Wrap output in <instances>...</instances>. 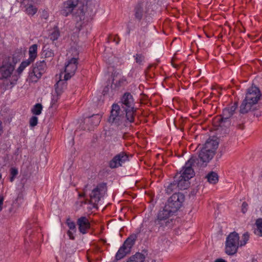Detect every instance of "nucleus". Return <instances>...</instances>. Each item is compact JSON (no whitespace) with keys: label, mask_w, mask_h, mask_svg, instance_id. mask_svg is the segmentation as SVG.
I'll return each instance as SVG.
<instances>
[{"label":"nucleus","mask_w":262,"mask_h":262,"mask_svg":"<svg viewBox=\"0 0 262 262\" xmlns=\"http://www.w3.org/2000/svg\"><path fill=\"white\" fill-rule=\"evenodd\" d=\"M180 176L176 175L172 183H171L166 188V192L170 193L178 188L180 190L187 189L189 185V180L194 176L193 168L186 163L183 167L182 173Z\"/></svg>","instance_id":"obj_1"},{"label":"nucleus","mask_w":262,"mask_h":262,"mask_svg":"<svg viewBox=\"0 0 262 262\" xmlns=\"http://www.w3.org/2000/svg\"><path fill=\"white\" fill-rule=\"evenodd\" d=\"M83 7V5H80L79 0H67L62 4L61 14L64 16H68L73 12V10L78 8L74 17L76 21V27L79 29L85 18Z\"/></svg>","instance_id":"obj_2"},{"label":"nucleus","mask_w":262,"mask_h":262,"mask_svg":"<svg viewBox=\"0 0 262 262\" xmlns=\"http://www.w3.org/2000/svg\"><path fill=\"white\" fill-rule=\"evenodd\" d=\"M260 97V91L257 87L252 86L249 88L246 97L239 107L240 113L245 114L254 110L255 105L259 100Z\"/></svg>","instance_id":"obj_3"},{"label":"nucleus","mask_w":262,"mask_h":262,"mask_svg":"<svg viewBox=\"0 0 262 262\" xmlns=\"http://www.w3.org/2000/svg\"><path fill=\"white\" fill-rule=\"evenodd\" d=\"M214 156L213 152H208L206 150H204L202 148L199 152L198 157L193 156L186 163L187 165H189L192 168L205 166L207 163L209 162L213 158Z\"/></svg>","instance_id":"obj_4"},{"label":"nucleus","mask_w":262,"mask_h":262,"mask_svg":"<svg viewBox=\"0 0 262 262\" xmlns=\"http://www.w3.org/2000/svg\"><path fill=\"white\" fill-rule=\"evenodd\" d=\"M225 246V252L228 255L235 254L240 246L238 234L235 231L230 233L226 238Z\"/></svg>","instance_id":"obj_5"},{"label":"nucleus","mask_w":262,"mask_h":262,"mask_svg":"<svg viewBox=\"0 0 262 262\" xmlns=\"http://www.w3.org/2000/svg\"><path fill=\"white\" fill-rule=\"evenodd\" d=\"M47 68L46 62L44 60L36 62L29 73V81L36 82L46 72Z\"/></svg>","instance_id":"obj_6"},{"label":"nucleus","mask_w":262,"mask_h":262,"mask_svg":"<svg viewBox=\"0 0 262 262\" xmlns=\"http://www.w3.org/2000/svg\"><path fill=\"white\" fill-rule=\"evenodd\" d=\"M137 237L136 234H133L126 238L117 252L115 256L116 260H120L130 253L131 249L134 245Z\"/></svg>","instance_id":"obj_7"},{"label":"nucleus","mask_w":262,"mask_h":262,"mask_svg":"<svg viewBox=\"0 0 262 262\" xmlns=\"http://www.w3.org/2000/svg\"><path fill=\"white\" fill-rule=\"evenodd\" d=\"M17 60L14 57H8L3 62L0 67V80L7 79L12 75Z\"/></svg>","instance_id":"obj_8"},{"label":"nucleus","mask_w":262,"mask_h":262,"mask_svg":"<svg viewBox=\"0 0 262 262\" xmlns=\"http://www.w3.org/2000/svg\"><path fill=\"white\" fill-rule=\"evenodd\" d=\"M124 114L123 109L122 110L119 105L113 104L108 121L112 124L119 126L124 123Z\"/></svg>","instance_id":"obj_9"},{"label":"nucleus","mask_w":262,"mask_h":262,"mask_svg":"<svg viewBox=\"0 0 262 262\" xmlns=\"http://www.w3.org/2000/svg\"><path fill=\"white\" fill-rule=\"evenodd\" d=\"M185 196L181 193H174L168 199L165 205L166 208L170 209L174 213L177 212L182 206L184 201Z\"/></svg>","instance_id":"obj_10"},{"label":"nucleus","mask_w":262,"mask_h":262,"mask_svg":"<svg viewBox=\"0 0 262 262\" xmlns=\"http://www.w3.org/2000/svg\"><path fill=\"white\" fill-rule=\"evenodd\" d=\"M106 190V186L105 183H100L97 185L96 187L93 189L90 194V203L96 205L103 196Z\"/></svg>","instance_id":"obj_11"},{"label":"nucleus","mask_w":262,"mask_h":262,"mask_svg":"<svg viewBox=\"0 0 262 262\" xmlns=\"http://www.w3.org/2000/svg\"><path fill=\"white\" fill-rule=\"evenodd\" d=\"M78 58L73 57L68 60L65 63L64 78L68 80L73 76L77 69Z\"/></svg>","instance_id":"obj_12"},{"label":"nucleus","mask_w":262,"mask_h":262,"mask_svg":"<svg viewBox=\"0 0 262 262\" xmlns=\"http://www.w3.org/2000/svg\"><path fill=\"white\" fill-rule=\"evenodd\" d=\"M151 7L152 4L150 1L146 0L138 2L134 7V15L136 19L141 20L144 13H146L147 11L145 9Z\"/></svg>","instance_id":"obj_13"},{"label":"nucleus","mask_w":262,"mask_h":262,"mask_svg":"<svg viewBox=\"0 0 262 262\" xmlns=\"http://www.w3.org/2000/svg\"><path fill=\"white\" fill-rule=\"evenodd\" d=\"M128 160L127 155L124 152H121L116 155L109 163V166L111 168H116L121 166L122 164Z\"/></svg>","instance_id":"obj_14"},{"label":"nucleus","mask_w":262,"mask_h":262,"mask_svg":"<svg viewBox=\"0 0 262 262\" xmlns=\"http://www.w3.org/2000/svg\"><path fill=\"white\" fill-rule=\"evenodd\" d=\"M170 223V222L169 219L162 216L161 214H157L156 218L154 221V230L157 229L158 231H159L161 229L163 230Z\"/></svg>","instance_id":"obj_15"},{"label":"nucleus","mask_w":262,"mask_h":262,"mask_svg":"<svg viewBox=\"0 0 262 262\" xmlns=\"http://www.w3.org/2000/svg\"><path fill=\"white\" fill-rule=\"evenodd\" d=\"M121 104L122 109H134V103L133 96L129 93H125L121 99Z\"/></svg>","instance_id":"obj_16"},{"label":"nucleus","mask_w":262,"mask_h":262,"mask_svg":"<svg viewBox=\"0 0 262 262\" xmlns=\"http://www.w3.org/2000/svg\"><path fill=\"white\" fill-rule=\"evenodd\" d=\"M237 106V102H235L231 107L224 108L223 111L222 117L220 119L221 123L227 122L228 119L233 115Z\"/></svg>","instance_id":"obj_17"},{"label":"nucleus","mask_w":262,"mask_h":262,"mask_svg":"<svg viewBox=\"0 0 262 262\" xmlns=\"http://www.w3.org/2000/svg\"><path fill=\"white\" fill-rule=\"evenodd\" d=\"M77 224L80 233L85 234L91 227V224L88 219L85 216H81L77 221Z\"/></svg>","instance_id":"obj_18"},{"label":"nucleus","mask_w":262,"mask_h":262,"mask_svg":"<svg viewBox=\"0 0 262 262\" xmlns=\"http://www.w3.org/2000/svg\"><path fill=\"white\" fill-rule=\"evenodd\" d=\"M219 142L216 139H208L205 142L202 149L207 151L213 152L215 155V151L218 147Z\"/></svg>","instance_id":"obj_19"},{"label":"nucleus","mask_w":262,"mask_h":262,"mask_svg":"<svg viewBox=\"0 0 262 262\" xmlns=\"http://www.w3.org/2000/svg\"><path fill=\"white\" fill-rule=\"evenodd\" d=\"M136 111V109L135 107H134V109L127 108L123 110V113H125L124 123L127 122L132 123L134 121V116Z\"/></svg>","instance_id":"obj_20"},{"label":"nucleus","mask_w":262,"mask_h":262,"mask_svg":"<svg viewBox=\"0 0 262 262\" xmlns=\"http://www.w3.org/2000/svg\"><path fill=\"white\" fill-rule=\"evenodd\" d=\"M24 200L23 195L21 193L18 194L15 200L13 202L12 207L9 209V211L11 213L16 212L17 209L19 207Z\"/></svg>","instance_id":"obj_21"},{"label":"nucleus","mask_w":262,"mask_h":262,"mask_svg":"<svg viewBox=\"0 0 262 262\" xmlns=\"http://www.w3.org/2000/svg\"><path fill=\"white\" fill-rule=\"evenodd\" d=\"M66 81L64 79L63 80L60 79L55 84V92L57 95H60L66 88L67 83Z\"/></svg>","instance_id":"obj_22"},{"label":"nucleus","mask_w":262,"mask_h":262,"mask_svg":"<svg viewBox=\"0 0 262 262\" xmlns=\"http://www.w3.org/2000/svg\"><path fill=\"white\" fill-rule=\"evenodd\" d=\"M137 41L138 46L140 48L144 49L147 47L146 42V36L145 33L143 31L138 32L137 36Z\"/></svg>","instance_id":"obj_23"},{"label":"nucleus","mask_w":262,"mask_h":262,"mask_svg":"<svg viewBox=\"0 0 262 262\" xmlns=\"http://www.w3.org/2000/svg\"><path fill=\"white\" fill-rule=\"evenodd\" d=\"M37 45L36 44H33L29 48V59L31 61H34L35 59L37 57Z\"/></svg>","instance_id":"obj_24"},{"label":"nucleus","mask_w":262,"mask_h":262,"mask_svg":"<svg viewBox=\"0 0 262 262\" xmlns=\"http://www.w3.org/2000/svg\"><path fill=\"white\" fill-rule=\"evenodd\" d=\"M145 260V256L141 253H137L134 255L132 256L126 262H144Z\"/></svg>","instance_id":"obj_25"},{"label":"nucleus","mask_w":262,"mask_h":262,"mask_svg":"<svg viewBox=\"0 0 262 262\" xmlns=\"http://www.w3.org/2000/svg\"><path fill=\"white\" fill-rule=\"evenodd\" d=\"M206 177L208 181L211 184H216L219 181L218 175L214 171L209 172Z\"/></svg>","instance_id":"obj_26"},{"label":"nucleus","mask_w":262,"mask_h":262,"mask_svg":"<svg viewBox=\"0 0 262 262\" xmlns=\"http://www.w3.org/2000/svg\"><path fill=\"white\" fill-rule=\"evenodd\" d=\"M101 116L99 114L93 115L89 118V122L93 126H97L101 121Z\"/></svg>","instance_id":"obj_27"},{"label":"nucleus","mask_w":262,"mask_h":262,"mask_svg":"<svg viewBox=\"0 0 262 262\" xmlns=\"http://www.w3.org/2000/svg\"><path fill=\"white\" fill-rule=\"evenodd\" d=\"M174 212L171 211L170 209H168L166 208V206L165 205L164 207L162 210H160L158 211L157 214L162 215V216H164L167 219H169V217L173 214Z\"/></svg>","instance_id":"obj_28"},{"label":"nucleus","mask_w":262,"mask_h":262,"mask_svg":"<svg viewBox=\"0 0 262 262\" xmlns=\"http://www.w3.org/2000/svg\"><path fill=\"white\" fill-rule=\"evenodd\" d=\"M256 228L254 230V233L259 236H262V219H258L255 222Z\"/></svg>","instance_id":"obj_29"},{"label":"nucleus","mask_w":262,"mask_h":262,"mask_svg":"<svg viewBox=\"0 0 262 262\" xmlns=\"http://www.w3.org/2000/svg\"><path fill=\"white\" fill-rule=\"evenodd\" d=\"M38 11L37 8L33 6V5H29L26 7L25 12L30 16H33Z\"/></svg>","instance_id":"obj_30"},{"label":"nucleus","mask_w":262,"mask_h":262,"mask_svg":"<svg viewBox=\"0 0 262 262\" xmlns=\"http://www.w3.org/2000/svg\"><path fill=\"white\" fill-rule=\"evenodd\" d=\"M42 109V105L40 103H37L32 109V112L34 115H39L41 114Z\"/></svg>","instance_id":"obj_31"},{"label":"nucleus","mask_w":262,"mask_h":262,"mask_svg":"<svg viewBox=\"0 0 262 262\" xmlns=\"http://www.w3.org/2000/svg\"><path fill=\"white\" fill-rule=\"evenodd\" d=\"M134 57L138 64L140 65L143 64L144 61L145 56L142 54H136L134 56Z\"/></svg>","instance_id":"obj_32"},{"label":"nucleus","mask_w":262,"mask_h":262,"mask_svg":"<svg viewBox=\"0 0 262 262\" xmlns=\"http://www.w3.org/2000/svg\"><path fill=\"white\" fill-rule=\"evenodd\" d=\"M43 54L46 58H52L54 56V51L48 48L47 49L43 48Z\"/></svg>","instance_id":"obj_33"},{"label":"nucleus","mask_w":262,"mask_h":262,"mask_svg":"<svg viewBox=\"0 0 262 262\" xmlns=\"http://www.w3.org/2000/svg\"><path fill=\"white\" fill-rule=\"evenodd\" d=\"M66 224L68 225L70 230L73 231L74 232H76V228L75 223L72 221L70 218H68L67 220Z\"/></svg>","instance_id":"obj_34"},{"label":"nucleus","mask_w":262,"mask_h":262,"mask_svg":"<svg viewBox=\"0 0 262 262\" xmlns=\"http://www.w3.org/2000/svg\"><path fill=\"white\" fill-rule=\"evenodd\" d=\"M249 238V234L248 232H246L242 235V240L239 241L240 246H245Z\"/></svg>","instance_id":"obj_35"},{"label":"nucleus","mask_w":262,"mask_h":262,"mask_svg":"<svg viewBox=\"0 0 262 262\" xmlns=\"http://www.w3.org/2000/svg\"><path fill=\"white\" fill-rule=\"evenodd\" d=\"M60 35V33L58 30H54L50 34V37L53 41L57 40Z\"/></svg>","instance_id":"obj_36"},{"label":"nucleus","mask_w":262,"mask_h":262,"mask_svg":"<svg viewBox=\"0 0 262 262\" xmlns=\"http://www.w3.org/2000/svg\"><path fill=\"white\" fill-rule=\"evenodd\" d=\"M18 174V170L17 168L15 167H12L10 169V180L12 182L14 181V179L15 177Z\"/></svg>","instance_id":"obj_37"},{"label":"nucleus","mask_w":262,"mask_h":262,"mask_svg":"<svg viewBox=\"0 0 262 262\" xmlns=\"http://www.w3.org/2000/svg\"><path fill=\"white\" fill-rule=\"evenodd\" d=\"M38 118L37 117L33 116L30 119V125L31 126L34 127L37 124Z\"/></svg>","instance_id":"obj_38"},{"label":"nucleus","mask_w":262,"mask_h":262,"mask_svg":"<svg viewBox=\"0 0 262 262\" xmlns=\"http://www.w3.org/2000/svg\"><path fill=\"white\" fill-rule=\"evenodd\" d=\"M248 210V204L246 202H244L242 205V211L243 213H245Z\"/></svg>","instance_id":"obj_39"},{"label":"nucleus","mask_w":262,"mask_h":262,"mask_svg":"<svg viewBox=\"0 0 262 262\" xmlns=\"http://www.w3.org/2000/svg\"><path fill=\"white\" fill-rule=\"evenodd\" d=\"M32 62H33V61H31L30 60V59H27V60H26L25 61H23L21 63L20 65L21 66V67L26 68L27 66L30 65V63H32Z\"/></svg>","instance_id":"obj_40"},{"label":"nucleus","mask_w":262,"mask_h":262,"mask_svg":"<svg viewBox=\"0 0 262 262\" xmlns=\"http://www.w3.org/2000/svg\"><path fill=\"white\" fill-rule=\"evenodd\" d=\"M59 96L58 95L56 96L53 95L51 102L52 106L57 102Z\"/></svg>","instance_id":"obj_41"},{"label":"nucleus","mask_w":262,"mask_h":262,"mask_svg":"<svg viewBox=\"0 0 262 262\" xmlns=\"http://www.w3.org/2000/svg\"><path fill=\"white\" fill-rule=\"evenodd\" d=\"M75 232H74L72 230H69L68 232H67V234L69 237V238L71 239H74V233H75Z\"/></svg>","instance_id":"obj_42"},{"label":"nucleus","mask_w":262,"mask_h":262,"mask_svg":"<svg viewBox=\"0 0 262 262\" xmlns=\"http://www.w3.org/2000/svg\"><path fill=\"white\" fill-rule=\"evenodd\" d=\"M4 198L3 195H0V211L2 210Z\"/></svg>","instance_id":"obj_43"},{"label":"nucleus","mask_w":262,"mask_h":262,"mask_svg":"<svg viewBox=\"0 0 262 262\" xmlns=\"http://www.w3.org/2000/svg\"><path fill=\"white\" fill-rule=\"evenodd\" d=\"M25 69V68L21 67V66L20 64L19 67L17 69V72L18 73V74H20L23 72V71H24V70Z\"/></svg>","instance_id":"obj_44"},{"label":"nucleus","mask_w":262,"mask_h":262,"mask_svg":"<svg viewBox=\"0 0 262 262\" xmlns=\"http://www.w3.org/2000/svg\"><path fill=\"white\" fill-rule=\"evenodd\" d=\"M214 262H227V261L223 258H217V259H215Z\"/></svg>","instance_id":"obj_45"},{"label":"nucleus","mask_w":262,"mask_h":262,"mask_svg":"<svg viewBox=\"0 0 262 262\" xmlns=\"http://www.w3.org/2000/svg\"><path fill=\"white\" fill-rule=\"evenodd\" d=\"M119 40H119V38H118V39H116V37H115V38H114V41L116 42V44H118V43H119Z\"/></svg>","instance_id":"obj_46"},{"label":"nucleus","mask_w":262,"mask_h":262,"mask_svg":"<svg viewBox=\"0 0 262 262\" xmlns=\"http://www.w3.org/2000/svg\"><path fill=\"white\" fill-rule=\"evenodd\" d=\"M79 196H84V193H83V194H79Z\"/></svg>","instance_id":"obj_47"},{"label":"nucleus","mask_w":262,"mask_h":262,"mask_svg":"<svg viewBox=\"0 0 262 262\" xmlns=\"http://www.w3.org/2000/svg\"><path fill=\"white\" fill-rule=\"evenodd\" d=\"M11 84L14 85L15 83L13 82H10Z\"/></svg>","instance_id":"obj_48"},{"label":"nucleus","mask_w":262,"mask_h":262,"mask_svg":"<svg viewBox=\"0 0 262 262\" xmlns=\"http://www.w3.org/2000/svg\"><path fill=\"white\" fill-rule=\"evenodd\" d=\"M151 262H156V260H153L151 261Z\"/></svg>","instance_id":"obj_49"}]
</instances>
